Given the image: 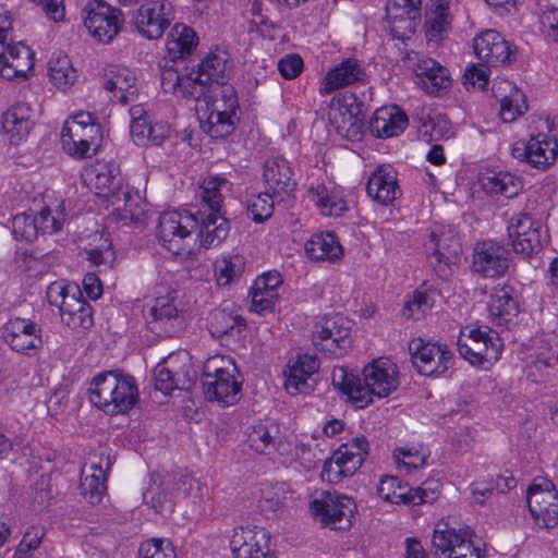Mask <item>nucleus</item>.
Listing matches in <instances>:
<instances>
[{
  "instance_id": "1",
  "label": "nucleus",
  "mask_w": 558,
  "mask_h": 558,
  "mask_svg": "<svg viewBox=\"0 0 558 558\" xmlns=\"http://www.w3.org/2000/svg\"><path fill=\"white\" fill-rule=\"evenodd\" d=\"M199 217L178 211L163 213L159 217L158 239L161 245L178 256H189L193 246L189 239L192 231L198 229L197 236L202 246H217L229 233V221L218 213L199 210Z\"/></svg>"
},
{
  "instance_id": "2",
  "label": "nucleus",
  "mask_w": 558,
  "mask_h": 558,
  "mask_svg": "<svg viewBox=\"0 0 558 558\" xmlns=\"http://www.w3.org/2000/svg\"><path fill=\"white\" fill-rule=\"evenodd\" d=\"M138 397L135 378L118 371L98 374L89 387L90 402L110 415L129 412Z\"/></svg>"
},
{
  "instance_id": "3",
  "label": "nucleus",
  "mask_w": 558,
  "mask_h": 558,
  "mask_svg": "<svg viewBox=\"0 0 558 558\" xmlns=\"http://www.w3.org/2000/svg\"><path fill=\"white\" fill-rule=\"evenodd\" d=\"M46 294L49 304L59 308L61 320L69 328L85 331L94 325L93 310L76 287L52 282Z\"/></svg>"
},
{
  "instance_id": "4",
  "label": "nucleus",
  "mask_w": 558,
  "mask_h": 558,
  "mask_svg": "<svg viewBox=\"0 0 558 558\" xmlns=\"http://www.w3.org/2000/svg\"><path fill=\"white\" fill-rule=\"evenodd\" d=\"M399 385L398 368L389 360L380 357L363 368L361 386L355 388L354 397L357 407L364 408L373 401V396L384 398L397 389Z\"/></svg>"
},
{
  "instance_id": "5",
  "label": "nucleus",
  "mask_w": 558,
  "mask_h": 558,
  "mask_svg": "<svg viewBox=\"0 0 558 558\" xmlns=\"http://www.w3.org/2000/svg\"><path fill=\"white\" fill-rule=\"evenodd\" d=\"M210 88L215 99L203 128L210 137L225 138L234 130L238 97L234 88L225 82Z\"/></svg>"
},
{
  "instance_id": "6",
  "label": "nucleus",
  "mask_w": 558,
  "mask_h": 558,
  "mask_svg": "<svg viewBox=\"0 0 558 558\" xmlns=\"http://www.w3.org/2000/svg\"><path fill=\"white\" fill-rule=\"evenodd\" d=\"M368 450V441L364 436L355 437L342 444L325 461L322 471L323 480L329 483H338L343 477L354 475L363 464Z\"/></svg>"
},
{
  "instance_id": "7",
  "label": "nucleus",
  "mask_w": 558,
  "mask_h": 558,
  "mask_svg": "<svg viewBox=\"0 0 558 558\" xmlns=\"http://www.w3.org/2000/svg\"><path fill=\"white\" fill-rule=\"evenodd\" d=\"M218 359L207 361L202 376V389L208 401H217L222 405H231L239 399L241 383L234 376L235 366H216Z\"/></svg>"
},
{
  "instance_id": "8",
  "label": "nucleus",
  "mask_w": 558,
  "mask_h": 558,
  "mask_svg": "<svg viewBox=\"0 0 558 558\" xmlns=\"http://www.w3.org/2000/svg\"><path fill=\"white\" fill-rule=\"evenodd\" d=\"M424 248L438 277L448 278L451 266L460 259L461 244L457 234L452 230L436 227L430 230Z\"/></svg>"
},
{
  "instance_id": "9",
  "label": "nucleus",
  "mask_w": 558,
  "mask_h": 558,
  "mask_svg": "<svg viewBox=\"0 0 558 558\" xmlns=\"http://www.w3.org/2000/svg\"><path fill=\"white\" fill-rule=\"evenodd\" d=\"M310 508L312 514L324 525L336 530H345L351 525V518L356 506L345 495L336 492H322L311 501Z\"/></svg>"
},
{
  "instance_id": "10",
  "label": "nucleus",
  "mask_w": 558,
  "mask_h": 558,
  "mask_svg": "<svg viewBox=\"0 0 558 558\" xmlns=\"http://www.w3.org/2000/svg\"><path fill=\"white\" fill-rule=\"evenodd\" d=\"M502 343L498 335L492 330L480 328L470 329L469 333H461L458 341L460 355L474 366L497 361L501 353Z\"/></svg>"
},
{
  "instance_id": "11",
  "label": "nucleus",
  "mask_w": 558,
  "mask_h": 558,
  "mask_svg": "<svg viewBox=\"0 0 558 558\" xmlns=\"http://www.w3.org/2000/svg\"><path fill=\"white\" fill-rule=\"evenodd\" d=\"M413 366L425 376H439L453 365L452 352L446 344L413 339L409 343Z\"/></svg>"
},
{
  "instance_id": "12",
  "label": "nucleus",
  "mask_w": 558,
  "mask_h": 558,
  "mask_svg": "<svg viewBox=\"0 0 558 558\" xmlns=\"http://www.w3.org/2000/svg\"><path fill=\"white\" fill-rule=\"evenodd\" d=\"M84 24L100 43H110L123 25L122 12L104 0H90L84 8Z\"/></svg>"
},
{
  "instance_id": "13",
  "label": "nucleus",
  "mask_w": 558,
  "mask_h": 558,
  "mask_svg": "<svg viewBox=\"0 0 558 558\" xmlns=\"http://www.w3.org/2000/svg\"><path fill=\"white\" fill-rule=\"evenodd\" d=\"M352 322L341 315L324 317L316 324L313 343L336 356L348 352L352 344Z\"/></svg>"
},
{
  "instance_id": "14",
  "label": "nucleus",
  "mask_w": 558,
  "mask_h": 558,
  "mask_svg": "<svg viewBox=\"0 0 558 558\" xmlns=\"http://www.w3.org/2000/svg\"><path fill=\"white\" fill-rule=\"evenodd\" d=\"M43 329L34 320L14 317L2 327L3 341L16 353L35 356L43 348Z\"/></svg>"
},
{
  "instance_id": "15",
  "label": "nucleus",
  "mask_w": 558,
  "mask_h": 558,
  "mask_svg": "<svg viewBox=\"0 0 558 558\" xmlns=\"http://www.w3.org/2000/svg\"><path fill=\"white\" fill-rule=\"evenodd\" d=\"M527 506L536 523L546 529L558 524V492L546 480H535L527 489Z\"/></svg>"
},
{
  "instance_id": "16",
  "label": "nucleus",
  "mask_w": 558,
  "mask_h": 558,
  "mask_svg": "<svg viewBox=\"0 0 558 558\" xmlns=\"http://www.w3.org/2000/svg\"><path fill=\"white\" fill-rule=\"evenodd\" d=\"M173 19V7L168 0H151L138 8L134 24L142 36L147 39H158Z\"/></svg>"
},
{
  "instance_id": "17",
  "label": "nucleus",
  "mask_w": 558,
  "mask_h": 558,
  "mask_svg": "<svg viewBox=\"0 0 558 558\" xmlns=\"http://www.w3.org/2000/svg\"><path fill=\"white\" fill-rule=\"evenodd\" d=\"M512 156L525 160L537 169H546L558 156V142L548 134L532 135L527 142H517L512 148Z\"/></svg>"
},
{
  "instance_id": "18",
  "label": "nucleus",
  "mask_w": 558,
  "mask_h": 558,
  "mask_svg": "<svg viewBox=\"0 0 558 558\" xmlns=\"http://www.w3.org/2000/svg\"><path fill=\"white\" fill-rule=\"evenodd\" d=\"M507 231L515 253L529 257L542 246L541 223L527 214L513 215L508 222Z\"/></svg>"
},
{
  "instance_id": "19",
  "label": "nucleus",
  "mask_w": 558,
  "mask_h": 558,
  "mask_svg": "<svg viewBox=\"0 0 558 558\" xmlns=\"http://www.w3.org/2000/svg\"><path fill=\"white\" fill-rule=\"evenodd\" d=\"M509 266V251L498 242L486 240L478 242L473 252L472 267L485 278L505 275Z\"/></svg>"
},
{
  "instance_id": "20",
  "label": "nucleus",
  "mask_w": 558,
  "mask_h": 558,
  "mask_svg": "<svg viewBox=\"0 0 558 558\" xmlns=\"http://www.w3.org/2000/svg\"><path fill=\"white\" fill-rule=\"evenodd\" d=\"M265 189L278 202H283L295 191L296 182L290 162L283 157H272L265 161L263 170Z\"/></svg>"
},
{
  "instance_id": "21",
  "label": "nucleus",
  "mask_w": 558,
  "mask_h": 558,
  "mask_svg": "<svg viewBox=\"0 0 558 558\" xmlns=\"http://www.w3.org/2000/svg\"><path fill=\"white\" fill-rule=\"evenodd\" d=\"M34 52L22 41L9 44L0 52V76L8 80H26L34 68Z\"/></svg>"
},
{
  "instance_id": "22",
  "label": "nucleus",
  "mask_w": 558,
  "mask_h": 558,
  "mask_svg": "<svg viewBox=\"0 0 558 558\" xmlns=\"http://www.w3.org/2000/svg\"><path fill=\"white\" fill-rule=\"evenodd\" d=\"M148 328L159 337H173L183 330L184 317L166 298L156 300L146 315Z\"/></svg>"
},
{
  "instance_id": "23",
  "label": "nucleus",
  "mask_w": 558,
  "mask_h": 558,
  "mask_svg": "<svg viewBox=\"0 0 558 558\" xmlns=\"http://www.w3.org/2000/svg\"><path fill=\"white\" fill-rule=\"evenodd\" d=\"M473 47L478 59L492 66L508 64L512 61L513 50L510 44L494 29L483 32L474 38Z\"/></svg>"
},
{
  "instance_id": "24",
  "label": "nucleus",
  "mask_w": 558,
  "mask_h": 558,
  "mask_svg": "<svg viewBox=\"0 0 558 558\" xmlns=\"http://www.w3.org/2000/svg\"><path fill=\"white\" fill-rule=\"evenodd\" d=\"M84 183L96 193L111 199L125 184L120 169L110 162H96L82 174Z\"/></svg>"
},
{
  "instance_id": "25",
  "label": "nucleus",
  "mask_w": 558,
  "mask_h": 558,
  "mask_svg": "<svg viewBox=\"0 0 558 558\" xmlns=\"http://www.w3.org/2000/svg\"><path fill=\"white\" fill-rule=\"evenodd\" d=\"M380 498L391 504H413L432 502L436 499V493H428L426 488L417 487L408 489L401 480L397 476H384L377 487Z\"/></svg>"
},
{
  "instance_id": "26",
  "label": "nucleus",
  "mask_w": 558,
  "mask_h": 558,
  "mask_svg": "<svg viewBox=\"0 0 558 558\" xmlns=\"http://www.w3.org/2000/svg\"><path fill=\"white\" fill-rule=\"evenodd\" d=\"M488 313L492 323L498 327L510 329L517 324L520 308L510 287H496L492 290Z\"/></svg>"
},
{
  "instance_id": "27",
  "label": "nucleus",
  "mask_w": 558,
  "mask_h": 558,
  "mask_svg": "<svg viewBox=\"0 0 558 558\" xmlns=\"http://www.w3.org/2000/svg\"><path fill=\"white\" fill-rule=\"evenodd\" d=\"M328 119L336 132L350 141L361 140L363 136V117L360 116L359 104L347 106L340 101L332 102L328 111Z\"/></svg>"
},
{
  "instance_id": "28",
  "label": "nucleus",
  "mask_w": 558,
  "mask_h": 558,
  "mask_svg": "<svg viewBox=\"0 0 558 558\" xmlns=\"http://www.w3.org/2000/svg\"><path fill=\"white\" fill-rule=\"evenodd\" d=\"M367 194L381 205H389L401 195L397 171L390 165L378 166L367 181Z\"/></svg>"
},
{
  "instance_id": "29",
  "label": "nucleus",
  "mask_w": 558,
  "mask_h": 558,
  "mask_svg": "<svg viewBox=\"0 0 558 558\" xmlns=\"http://www.w3.org/2000/svg\"><path fill=\"white\" fill-rule=\"evenodd\" d=\"M282 283V277L278 271H268L257 277L248 293L251 308L262 314L274 310L278 299V289Z\"/></svg>"
},
{
  "instance_id": "30",
  "label": "nucleus",
  "mask_w": 558,
  "mask_h": 558,
  "mask_svg": "<svg viewBox=\"0 0 558 558\" xmlns=\"http://www.w3.org/2000/svg\"><path fill=\"white\" fill-rule=\"evenodd\" d=\"M319 362L316 356L300 354L291 361L286 372L284 386L291 395L306 393L313 385L310 383L312 376L318 371Z\"/></svg>"
},
{
  "instance_id": "31",
  "label": "nucleus",
  "mask_w": 558,
  "mask_h": 558,
  "mask_svg": "<svg viewBox=\"0 0 558 558\" xmlns=\"http://www.w3.org/2000/svg\"><path fill=\"white\" fill-rule=\"evenodd\" d=\"M33 110L25 102H17L8 109L2 117V129L12 145L21 144L28 136L34 121Z\"/></svg>"
},
{
  "instance_id": "32",
  "label": "nucleus",
  "mask_w": 558,
  "mask_h": 558,
  "mask_svg": "<svg viewBox=\"0 0 558 558\" xmlns=\"http://www.w3.org/2000/svg\"><path fill=\"white\" fill-rule=\"evenodd\" d=\"M366 77L364 69L356 59L343 60L330 69L320 85V94H330L337 89L363 82Z\"/></svg>"
},
{
  "instance_id": "33",
  "label": "nucleus",
  "mask_w": 558,
  "mask_h": 558,
  "mask_svg": "<svg viewBox=\"0 0 558 558\" xmlns=\"http://www.w3.org/2000/svg\"><path fill=\"white\" fill-rule=\"evenodd\" d=\"M407 125L408 117L397 106L377 109L369 121L372 134L379 138L398 136Z\"/></svg>"
},
{
  "instance_id": "34",
  "label": "nucleus",
  "mask_w": 558,
  "mask_h": 558,
  "mask_svg": "<svg viewBox=\"0 0 558 558\" xmlns=\"http://www.w3.org/2000/svg\"><path fill=\"white\" fill-rule=\"evenodd\" d=\"M135 82L136 77L130 69L117 65L110 69L104 85L119 102L126 105L137 99Z\"/></svg>"
},
{
  "instance_id": "35",
  "label": "nucleus",
  "mask_w": 558,
  "mask_h": 558,
  "mask_svg": "<svg viewBox=\"0 0 558 558\" xmlns=\"http://www.w3.org/2000/svg\"><path fill=\"white\" fill-rule=\"evenodd\" d=\"M471 542L470 530L457 532L445 522H438L432 538L433 554L437 558H449L463 543Z\"/></svg>"
},
{
  "instance_id": "36",
  "label": "nucleus",
  "mask_w": 558,
  "mask_h": 558,
  "mask_svg": "<svg viewBox=\"0 0 558 558\" xmlns=\"http://www.w3.org/2000/svg\"><path fill=\"white\" fill-rule=\"evenodd\" d=\"M480 183L486 193L507 198L517 196L523 189L521 179L506 171L486 170L481 173Z\"/></svg>"
},
{
  "instance_id": "37",
  "label": "nucleus",
  "mask_w": 558,
  "mask_h": 558,
  "mask_svg": "<svg viewBox=\"0 0 558 558\" xmlns=\"http://www.w3.org/2000/svg\"><path fill=\"white\" fill-rule=\"evenodd\" d=\"M248 446L260 454H270L278 451L283 453L284 444L279 440V428L275 424L257 423L246 430Z\"/></svg>"
},
{
  "instance_id": "38",
  "label": "nucleus",
  "mask_w": 558,
  "mask_h": 558,
  "mask_svg": "<svg viewBox=\"0 0 558 558\" xmlns=\"http://www.w3.org/2000/svg\"><path fill=\"white\" fill-rule=\"evenodd\" d=\"M452 19L445 0H433L425 19V36L428 43L438 45L451 29Z\"/></svg>"
},
{
  "instance_id": "39",
  "label": "nucleus",
  "mask_w": 558,
  "mask_h": 558,
  "mask_svg": "<svg viewBox=\"0 0 558 558\" xmlns=\"http://www.w3.org/2000/svg\"><path fill=\"white\" fill-rule=\"evenodd\" d=\"M80 489L83 497L92 505L99 504L107 490L106 470L101 462L90 461L82 469Z\"/></svg>"
},
{
  "instance_id": "40",
  "label": "nucleus",
  "mask_w": 558,
  "mask_h": 558,
  "mask_svg": "<svg viewBox=\"0 0 558 558\" xmlns=\"http://www.w3.org/2000/svg\"><path fill=\"white\" fill-rule=\"evenodd\" d=\"M413 70L420 78V84L428 94H436L451 84L447 69L433 59L417 60Z\"/></svg>"
},
{
  "instance_id": "41",
  "label": "nucleus",
  "mask_w": 558,
  "mask_h": 558,
  "mask_svg": "<svg viewBox=\"0 0 558 558\" xmlns=\"http://www.w3.org/2000/svg\"><path fill=\"white\" fill-rule=\"evenodd\" d=\"M61 132L89 142L95 147H100L102 140L100 125L93 120L89 112L81 111L72 116L65 121Z\"/></svg>"
},
{
  "instance_id": "42",
  "label": "nucleus",
  "mask_w": 558,
  "mask_h": 558,
  "mask_svg": "<svg viewBox=\"0 0 558 558\" xmlns=\"http://www.w3.org/2000/svg\"><path fill=\"white\" fill-rule=\"evenodd\" d=\"M305 252L312 259L328 262H336L343 254L342 246L332 232L312 235L305 243Z\"/></svg>"
},
{
  "instance_id": "43",
  "label": "nucleus",
  "mask_w": 558,
  "mask_h": 558,
  "mask_svg": "<svg viewBox=\"0 0 558 558\" xmlns=\"http://www.w3.org/2000/svg\"><path fill=\"white\" fill-rule=\"evenodd\" d=\"M313 201L325 216L340 217L348 210V204L338 187H327L324 184L310 189Z\"/></svg>"
},
{
  "instance_id": "44",
  "label": "nucleus",
  "mask_w": 558,
  "mask_h": 558,
  "mask_svg": "<svg viewBox=\"0 0 558 558\" xmlns=\"http://www.w3.org/2000/svg\"><path fill=\"white\" fill-rule=\"evenodd\" d=\"M228 71L227 53L223 51L208 53L196 70L199 77L209 87L225 82Z\"/></svg>"
},
{
  "instance_id": "45",
  "label": "nucleus",
  "mask_w": 558,
  "mask_h": 558,
  "mask_svg": "<svg viewBox=\"0 0 558 558\" xmlns=\"http://www.w3.org/2000/svg\"><path fill=\"white\" fill-rule=\"evenodd\" d=\"M111 204L122 211L123 218H129L134 223H140L144 219L145 209L142 198L137 192H134L128 184H125L116 195L110 199Z\"/></svg>"
},
{
  "instance_id": "46",
  "label": "nucleus",
  "mask_w": 558,
  "mask_h": 558,
  "mask_svg": "<svg viewBox=\"0 0 558 558\" xmlns=\"http://www.w3.org/2000/svg\"><path fill=\"white\" fill-rule=\"evenodd\" d=\"M189 373L181 376L168 366V362L159 363L154 369L155 389L163 395H169L174 389H190L193 378L187 377Z\"/></svg>"
},
{
  "instance_id": "47",
  "label": "nucleus",
  "mask_w": 558,
  "mask_h": 558,
  "mask_svg": "<svg viewBox=\"0 0 558 558\" xmlns=\"http://www.w3.org/2000/svg\"><path fill=\"white\" fill-rule=\"evenodd\" d=\"M396 12V16H393L390 12V4H386V19L389 32L396 39H408L415 32L416 20L420 16V12H410L404 10V8H399Z\"/></svg>"
},
{
  "instance_id": "48",
  "label": "nucleus",
  "mask_w": 558,
  "mask_h": 558,
  "mask_svg": "<svg viewBox=\"0 0 558 558\" xmlns=\"http://www.w3.org/2000/svg\"><path fill=\"white\" fill-rule=\"evenodd\" d=\"M48 74L51 83L59 89L66 90L77 78L72 62L65 54L52 56L48 62Z\"/></svg>"
},
{
  "instance_id": "49",
  "label": "nucleus",
  "mask_w": 558,
  "mask_h": 558,
  "mask_svg": "<svg viewBox=\"0 0 558 558\" xmlns=\"http://www.w3.org/2000/svg\"><path fill=\"white\" fill-rule=\"evenodd\" d=\"M527 110L525 95L517 87L512 86L510 93L500 99L499 114L504 122L517 120Z\"/></svg>"
},
{
  "instance_id": "50",
  "label": "nucleus",
  "mask_w": 558,
  "mask_h": 558,
  "mask_svg": "<svg viewBox=\"0 0 558 558\" xmlns=\"http://www.w3.org/2000/svg\"><path fill=\"white\" fill-rule=\"evenodd\" d=\"M167 75L170 77L175 76L173 84L174 93L181 92L182 95L194 99L205 96L207 88H209L194 70L185 75H179L175 72H168Z\"/></svg>"
},
{
  "instance_id": "51",
  "label": "nucleus",
  "mask_w": 558,
  "mask_h": 558,
  "mask_svg": "<svg viewBox=\"0 0 558 558\" xmlns=\"http://www.w3.org/2000/svg\"><path fill=\"white\" fill-rule=\"evenodd\" d=\"M289 498V489L284 483L266 485L262 489L259 508L267 513L276 514Z\"/></svg>"
},
{
  "instance_id": "52",
  "label": "nucleus",
  "mask_w": 558,
  "mask_h": 558,
  "mask_svg": "<svg viewBox=\"0 0 558 558\" xmlns=\"http://www.w3.org/2000/svg\"><path fill=\"white\" fill-rule=\"evenodd\" d=\"M244 259L240 255L222 256L215 262V274L220 286H227L241 276Z\"/></svg>"
},
{
  "instance_id": "53",
  "label": "nucleus",
  "mask_w": 558,
  "mask_h": 558,
  "mask_svg": "<svg viewBox=\"0 0 558 558\" xmlns=\"http://www.w3.org/2000/svg\"><path fill=\"white\" fill-rule=\"evenodd\" d=\"M12 232L16 239L32 242L40 233L38 217L34 213L17 214L12 219Z\"/></svg>"
},
{
  "instance_id": "54",
  "label": "nucleus",
  "mask_w": 558,
  "mask_h": 558,
  "mask_svg": "<svg viewBox=\"0 0 558 558\" xmlns=\"http://www.w3.org/2000/svg\"><path fill=\"white\" fill-rule=\"evenodd\" d=\"M275 202H278V198L266 190L247 201V211L255 222H263L271 217Z\"/></svg>"
},
{
  "instance_id": "55",
  "label": "nucleus",
  "mask_w": 558,
  "mask_h": 558,
  "mask_svg": "<svg viewBox=\"0 0 558 558\" xmlns=\"http://www.w3.org/2000/svg\"><path fill=\"white\" fill-rule=\"evenodd\" d=\"M284 463H296L300 468L305 471H310L316 468L317 464V454L316 451L310 446L305 444H295L293 449L290 451L286 450V446L283 447Z\"/></svg>"
},
{
  "instance_id": "56",
  "label": "nucleus",
  "mask_w": 558,
  "mask_h": 558,
  "mask_svg": "<svg viewBox=\"0 0 558 558\" xmlns=\"http://www.w3.org/2000/svg\"><path fill=\"white\" fill-rule=\"evenodd\" d=\"M428 454L414 447H398L393 450V459L398 469L411 472L423 468Z\"/></svg>"
},
{
  "instance_id": "57",
  "label": "nucleus",
  "mask_w": 558,
  "mask_h": 558,
  "mask_svg": "<svg viewBox=\"0 0 558 558\" xmlns=\"http://www.w3.org/2000/svg\"><path fill=\"white\" fill-rule=\"evenodd\" d=\"M245 327V322L240 316H233L226 311H216L210 322L211 333L218 337L231 335L234 329L238 332Z\"/></svg>"
},
{
  "instance_id": "58",
  "label": "nucleus",
  "mask_w": 558,
  "mask_h": 558,
  "mask_svg": "<svg viewBox=\"0 0 558 558\" xmlns=\"http://www.w3.org/2000/svg\"><path fill=\"white\" fill-rule=\"evenodd\" d=\"M331 383L337 390L348 396V398L357 405L354 390L361 386V378L359 376L342 366L335 367L331 374Z\"/></svg>"
},
{
  "instance_id": "59",
  "label": "nucleus",
  "mask_w": 558,
  "mask_h": 558,
  "mask_svg": "<svg viewBox=\"0 0 558 558\" xmlns=\"http://www.w3.org/2000/svg\"><path fill=\"white\" fill-rule=\"evenodd\" d=\"M226 183L227 180L223 178H210L204 181L201 192V197L205 207L203 210H207V213L215 211L220 214L222 196L219 187L221 184Z\"/></svg>"
},
{
  "instance_id": "60",
  "label": "nucleus",
  "mask_w": 558,
  "mask_h": 558,
  "mask_svg": "<svg viewBox=\"0 0 558 558\" xmlns=\"http://www.w3.org/2000/svg\"><path fill=\"white\" fill-rule=\"evenodd\" d=\"M433 298L427 292L415 291L403 306V316L409 319L422 318L433 306Z\"/></svg>"
},
{
  "instance_id": "61",
  "label": "nucleus",
  "mask_w": 558,
  "mask_h": 558,
  "mask_svg": "<svg viewBox=\"0 0 558 558\" xmlns=\"http://www.w3.org/2000/svg\"><path fill=\"white\" fill-rule=\"evenodd\" d=\"M61 143L63 149L72 157L77 159L90 158L97 151L99 147H95L94 144H89L81 138H75L69 134L61 132Z\"/></svg>"
},
{
  "instance_id": "62",
  "label": "nucleus",
  "mask_w": 558,
  "mask_h": 558,
  "mask_svg": "<svg viewBox=\"0 0 558 558\" xmlns=\"http://www.w3.org/2000/svg\"><path fill=\"white\" fill-rule=\"evenodd\" d=\"M138 555L140 558H175L171 543L156 538L142 543Z\"/></svg>"
},
{
  "instance_id": "63",
  "label": "nucleus",
  "mask_w": 558,
  "mask_h": 558,
  "mask_svg": "<svg viewBox=\"0 0 558 558\" xmlns=\"http://www.w3.org/2000/svg\"><path fill=\"white\" fill-rule=\"evenodd\" d=\"M87 259L99 270H106L111 267L114 260V253L111 243L107 240L100 246H96L86 252Z\"/></svg>"
},
{
  "instance_id": "64",
  "label": "nucleus",
  "mask_w": 558,
  "mask_h": 558,
  "mask_svg": "<svg viewBox=\"0 0 558 558\" xmlns=\"http://www.w3.org/2000/svg\"><path fill=\"white\" fill-rule=\"evenodd\" d=\"M36 216L38 217L40 233L43 234L56 233L61 230L64 223L63 213L57 210L53 215L48 207L43 208Z\"/></svg>"
}]
</instances>
